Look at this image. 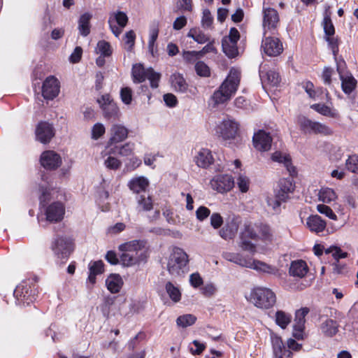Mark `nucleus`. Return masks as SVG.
Returning <instances> with one entry per match:
<instances>
[{
    "label": "nucleus",
    "instance_id": "f257e3e1",
    "mask_svg": "<svg viewBox=\"0 0 358 358\" xmlns=\"http://www.w3.org/2000/svg\"><path fill=\"white\" fill-rule=\"evenodd\" d=\"M240 80V71L238 69H231L226 79L213 94L212 99L215 104L224 103L231 99L238 90Z\"/></svg>",
    "mask_w": 358,
    "mask_h": 358
},
{
    "label": "nucleus",
    "instance_id": "f03ea898",
    "mask_svg": "<svg viewBox=\"0 0 358 358\" xmlns=\"http://www.w3.org/2000/svg\"><path fill=\"white\" fill-rule=\"evenodd\" d=\"M188 262L187 254L182 248L175 247L169 257L167 270L174 278L183 276L189 271Z\"/></svg>",
    "mask_w": 358,
    "mask_h": 358
},
{
    "label": "nucleus",
    "instance_id": "7ed1b4c3",
    "mask_svg": "<svg viewBox=\"0 0 358 358\" xmlns=\"http://www.w3.org/2000/svg\"><path fill=\"white\" fill-rule=\"evenodd\" d=\"M248 300L259 308L268 309L275 305L276 296L271 289L257 287L250 291Z\"/></svg>",
    "mask_w": 358,
    "mask_h": 358
},
{
    "label": "nucleus",
    "instance_id": "20e7f679",
    "mask_svg": "<svg viewBox=\"0 0 358 358\" xmlns=\"http://www.w3.org/2000/svg\"><path fill=\"white\" fill-rule=\"evenodd\" d=\"M36 278L22 281L14 290V296L20 305L28 306L36 299V288L34 283Z\"/></svg>",
    "mask_w": 358,
    "mask_h": 358
},
{
    "label": "nucleus",
    "instance_id": "39448f33",
    "mask_svg": "<svg viewBox=\"0 0 358 358\" xmlns=\"http://www.w3.org/2000/svg\"><path fill=\"white\" fill-rule=\"evenodd\" d=\"M51 248L57 261L63 264L66 263L73 251L72 240L67 236H57L52 241Z\"/></svg>",
    "mask_w": 358,
    "mask_h": 358
},
{
    "label": "nucleus",
    "instance_id": "423d86ee",
    "mask_svg": "<svg viewBox=\"0 0 358 358\" xmlns=\"http://www.w3.org/2000/svg\"><path fill=\"white\" fill-rule=\"evenodd\" d=\"M297 123L299 125L300 129L304 134L322 135H330L332 134L331 129L326 124L313 121L303 115L298 117Z\"/></svg>",
    "mask_w": 358,
    "mask_h": 358
},
{
    "label": "nucleus",
    "instance_id": "0eeeda50",
    "mask_svg": "<svg viewBox=\"0 0 358 358\" xmlns=\"http://www.w3.org/2000/svg\"><path fill=\"white\" fill-rule=\"evenodd\" d=\"M241 223V217L235 215H229L225 220L224 226L219 231V235L224 240L233 239L238 232Z\"/></svg>",
    "mask_w": 358,
    "mask_h": 358
},
{
    "label": "nucleus",
    "instance_id": "6e6552de",
    "mask_svg": "<svg viewBox=\"0 0 358 358\" xmlns=\"http://www.w3.org/2000/svg\"><path fill=\"white\" fill-rule=\"evenodd\" d=\"M238 124L231 119H224L217 127L216 132L224 141L233 140L236 136Z\"/></svg>",
    "mask_w": 358,
    "mask_h": 358
},
{
    "label": "nucleus",
    "instance_id": "1a4fd4ad",
    "mask_svg": "<svg viewBox=\"0 0 358 358\" xmlns=\"http://www.w3.org/2000/svg\"><path fill=\"white\" fill-rule=\"evenodd\" d=\"M103 116L108 120H116L118 117L119 108L108 94H103L97 99Z\"/></svg>",
    "mask_w": 358,
    "mask_h": 358
},
{
    "label": "nucleus",
    "instance_id": "9d476101",
    "mask_svg": "<svg viewBox=\"0 0 358 358\" xmlns=\"http://www.w3.org/2000/svg\"><path fill=\"white\" fill-rule=\"evenodd\" d=\"M127 15L122 11L111 15L108 19L110 29L116 37L122 33V28L127 25Z\"/></svg>",
    "mask_w": 358,
    "mask_h": 358
},
{
    "label": "nucleus",
    "instance_id": "9b49d317",
    "mask_svg": "<svg viewBox=\"0 0 358 358\" xmlns=\"http://www.w3.org/2000/svg\"><path fill=\"white\" fill-rule=\"evenodd\" d=\"M264 52L269 57H276L283 50L282 44L278 38L266 37L262 43Z\"/></svg>",
    "mask_w": 358,
    "mask_h": 358
},
{
    "label": "nucleus",
    "instance_id": "f8f14e48",
    "mask_svg": "<svg viewBox=\"0 0 358 358\" xmlns=\"http://www.w3.org/2000/svg\"><path fill=\"white\" fill-rule=\"evenodd\" d=\"M212 187L220 193L229 192L234 185V180L230 175H218L210 182Z\"/></svg>",
    "mask_w": 358,
    "mask_h": 358
},
{
    "label": "nucleus",
    "instance_id": "ddd939ff",
    "mask_svg": "<svg viewBox=\"0 0 358 358\" xmlns=\"http://www.w3.org/2000/svg\"><path fill=\"white\" fill-rule=\"evenodd\" d=\"M59 92V83L54 76L48 77L43 82L42 94L44 99L52 100Z\"/></svg>",
    "mask_w": 358,
    "mask_h": 358
},
{
    "label": "nucleus",
    "instance_id": "4468645a",
    "mask_svg": "<svg viewBox=\"0 0 358 358\" xmlns=\"http://www.w3.org/2000/svg\"><path fill=\"white\" fill-rule=\"evenodd\" d=\"M40 162L45 169L55 170L62 164V158L55 151L46 150L41 154Z\"/></svg>",
    "mask_w": 358,
    "mask_h": 358
},
{
    "label": "nucleus",
    "instance_id": "2eb2a0df",
    "mask_svg": "<svg viewBox=\"0 0 358 358\" xmlns=\"http://www.w3.org/2000/svg\"><path fill=\"white\" fill-rule=\"evenodd\" d=\"M295 185L292 178L280 179L276 189V196L279 200L287 201L290 198V194L294 192Z\"/></svg>",
    "mask_w": 358,
    "mask_h": 358
},
{
    "label": "nucleus",
    "instance_id": "dca6fc26",
    "mask_svg": "<svg viewBox=\"0 0 358 358\" xmlns=\"http://www.w3.org/2000/svg\"><path fill=\"white\" fill-rule=\"evenodd\" d=\"M65 208L61 202H53L46 207L45 215L46 220L50 222L61 221L64 215Z\"/></svg>",
    "mask_w": 358,
    "mask_h": 358
},
{
    "label": "nucleus",
    "instance_id": "f3484780",
    "mask_svg": "<svg viewBox=\"0 0 358 358\" xmlns=\"http://www.w3.org/2000/svg\"><path fill=\"white\" fill-rule=\"evenodd\" d=\"M55 136V130L52 124L47 122H41L36 128V139L42 143H48Z\"/></svg>",
    "mask_w": 358,
    "mask_h": 358
},
{
    "label": "nucleus",
    "instance_id": "a211bd4d",
    "mask_svg": "<svg viewBox=\"0 0 358 358\" xmlns=\"http://www.w3.org/2000/svg\"><path fill=\"white\" fill-rule=\"evenodd\" d=\"M128 129L120 124H114L111 126L109 134L110 138L107 145L111 146L114 144L124 141L128 136Z\"/></svg>",
    "mask_w": 358,
    "mask_h": 358
},
{
    "label": "nucleus",
    "instance_id": "6ab92c4d",
    "mask_svg": "<svg viewBox=\"0 0 358 358\" xmlns=\"http://www.w3.org/2000/svg\"><path fill=\"white\" fill-rule=\"evenodd\" d=\"M254 147L259 151L270 150L272 143V138L269 133L264 130H259L252 138Z\"/></svg>",
    "mask_w": 358,
    "mask_h": 358
},
{
    "label": "nucleus",
    "instance_id": "aec40b11",
    "mask_svg": "<svg viewBox=\"0 0 358 358\" xmlns=\"http://www.w3.org/2000/svg\"><path fill=\"white\" fill-rule=\"evenodd\" d=\"M119 250L133 254H148L147 242L145 240H133L121 244Z\"/></svg>",
    "mask_w": 358,
    "mask_h": 358
},
{
    "label": "nucleus",
    "instance_id": "412c9836",
    "mask_svg": "<svg viewBox=\"0 0 358 358\" xmlns=\"http://www.w3.org/2000/svg\"><path fill=\"white\" fill-rule=\"evenodd\" d=\"M259 77L262 84H267L271 87H276L280 83L281 79L279 73L275 70H265V67L260 66Z\"/></svg>",
    "mask_w": 358,
    "mask_h": 358
},
{
    "label": "nucleus",
    "instance_id": "4be33fe9",
    "mask_svg": "<svg viewBox=\"0 0 358 358\" xmlns=\"http://www.w3.org/2000/svg\"><path fill=\"white\" fill-rule=\"evenodd\" d=\"M122 252L120 261L124 266H131L142 262H145L148 257V254H133L127 251Z\"/></svg>",
    "mask_w": 358,
    "mask_h": 358
},
{
    "label": "nucleus",
    "instance_id": "5701e85b",
    "mask_svg": "<svg viewBox=\"0 0 358 358\" xmlns=\"http://www.w3.org/2000/svg\"><path fill=\"white\" fill-rule=\"evenodd\" d=\"M263 26L264 29L271 30L276 27L279 21L278 13L276 10L271 8H263Z\"/></svg>",
    "mask_w": 358,
    "mask_h": 358
},
{
    "label": "nucleus",
    "instance_id": "b1692460",
    "mask_svg": "<svg viewBox=\"0 0 358 358\" xmlns=\"http://www.w3.org/2000/svg\"><path fill=\"white\" fill-rule=\"evenodd\" d=\"M149 180L143 176L132 178L128 184L129 189L136 195L147 193L146 190L149 186Z\"/></svg>",
    "mask_w": 358,
    "mask_h": 358
},
{
    "label": "nucleus",
    "instance_id": "393cba45",
    "mask_svg": "<svg viewBox=\"0 0 358 358\" xmlns=\"http://www.w3.org/2000/svg\"><path fill=\"white\" fill-rule=\"evenodd\" d=\"M272 345L275 358H291L292 352L285 348L281 338L278 336L273 337Z\"/></svg>",
    "mask_w": 358,
    "mask_h": 358
},
{
    "label": "nucleus",
    "instance_id": "a878e982",
    "mask_svg": "<svg viewBox=\"0 0 358 358\" xmlns=\"http://www.w3.org/2000/svg\"><path fill=\"white\" fill-rule=\"evenodd\" d=\"M337 71L341 80L343 91L345 94H350L355 89L357 86V80L351 74L344 76L341 70V64H338Z\"/></svg>",
    "mask_w": 358,
    "mask_h": 358
},
{
    "label": "nucleus",
    "instance_id": "bb28decb",
    "mask_svg": "<svg viewBox=\"0 0 358 358\" xmlns=\"http://www.w3.org/2000/svg\"><path fill=\"white\" fill-rule=\"evenodd\" d=\"M308 271V267L303 260H296L292 262L289 273L290 275L296 278H303Z\"/></svg>",
    "mask_w": 358,
    "mask_h": 358
},
{
    "label": "nucleus",
    "instance_id": "cd10ccee",
    "mask_svg": "<svg viewBox=\"0 0 358 358\" xmlns=\"http://www.w3.org/2000/svg\"><path fill=\"white\" fill-rule=\"evenodd\" d=\"M194 160L198 166L206 169L213 162V157L210 150L202 148L195 156Z\"/></svg>",
    "mask_w": 358,
    "mask_h": 358
},
{
    "label": "nucleus",
    "instance_id": "c85d7f7f",
    "mask_svg": "<svg viewBox=\"0 0 358 358\" xmlns=\"http://www.w3.org/2000/svg\"><path fill=\"white\" fill-rule=\"evenodd\" d=\"M271 159L273 162L283 164L290 176H294L296 174V169L295 167L292 164L289 155L283 154L281 152L276 151L272 154Z\"/></svg>",
    "mask_w": 358,
    "mask_h": 358
},
{
    "label": "nucleus",
    "instance_id": "c756f323",
    "mask_svg": "<svg viewBox=\"0 0 358 358\" xmlns=\"http://www.w3.org/2000/svg\"><path fill=\"white\" fill-rule=\"evenodd\" d=\"M136 210L138 212L150 211L153 208V202L152 197L148 194L136 195Z\"/></svg>",
    "mask_w": 358,
    "mask_h": 358
},
{
    "label": "nucleus",
    "instance_id": "7c9ffc66",
    "mask_svg": "<svg viewBox=\"0 0 358 358\" xmlns=\"http://www.w3.org/2000/svg\"><path fill=\"white\" fill-rule=\"evenodd\" d=\"M306 224L311 231L320 233L326 228V222L317 215L310 216L306 221Z\"/></svg>",
    "mask_w": 358,
    "mask_h": 358
},
{
    "label": "nucleus",
    "instance_id": "2f4dec72",
    "mask_svg": "<svg viewBox=\"0 0 358 358\" xmlns=\"http://www.w3.org/2000/svg\"><path fill=\"white\" fill-rule=\"evenodd\" d=\"M123 285V281L119 274H110L106 280L107 289L113 294L118 293Z\"/></svg>",
    "mask_w": 358,
    "mask_h": 358
},
{
    "label": "nucleus",
    "instance_id": "473e14b6",
    "mask_svg": "<svg viewBox=\"0 0 358 358\" xmlns=\"http://www.w3.org/2000/svg\"><path fill=\"white\" fill-rule=\"evenodd\" d=\"M171 86L173 89L178 92L185 93L187 92L188 85L180 73H174L171 76Z\"/></svg>",
    "mask_w": 358,
    "mask_h": 358
},
{
    "label": "nucleus",
    "instance_id": "72a5a7b5",
    "mask_svg": "<svg viewBox=\"0 0 358 358\" xmlns=\"http://www.w3.org/2000/svg\"><path fill=\"white\" fill-rule=\"evenodd\" d=\"M250 266L249 268L256 270L257 271L266 273L269 274H276L278 269L271 265L259 260L250 259Z\"/></svg>",
    "mask_w": 358,
    "mask_h": 358
},
{
    "label": "nucleus",
    "instance_id": "f704fd0d",
    "mask_svg": "<svg viewBox=\"0 0 358 358\" xmlns=\"http://www.w3.org/2000/svg\"><path fill=\"white\" fill-rule=\"evenodd\" d=\"M92 17V14L85 13L79 18L78 30L83 36H87L90 32V20Z\"/></svg>",
    "mask_w": 358,
    "mask_h": 358
},
{
    "label": "nucleus",
    "instance_id": "c9c22d12",
    "mask_svg": "<svg viewBox=\"0 0 358 358\" xmlns=\"http://www.w3.org/2000/svg\"><path fill=\"white\" fill-rule=\"evenodd\" d=\"M338 325L332 319H327L321 324V331L327 336H333L338 331Z\"/></svg>",
    "mask_w": 358,
    "mask_h": 358
},
{
    "label": "nucleus",
    "instance_id": "e433bc0d",
    "mask_svg": "<svg viewBox=\"0 0 358 358\" xmlns=\"http://www.w3.org/2000/svg\"><path fill=\"white\" fill-rule=\"evenodd\" d=\"M224 258L231 262H234L243 267L248 268L250 266V259H246L243 256L238 253H227L224 255Z\"/></svg>",
    "mask_w": 358,
    "mask_h": 358
},
{
    "label": "nucleus",
    "instance_id": "4c0bfd02",
    "mask_svg": "<svg viewBox=\"0 0 358 358\" xmlns=\"http://www.w3.org/2000/svg\"><path fill=\"white\" fill-rule=\"evenodd\" d=\"M132 76L134 83H142L146 79L147 70L141 64H134L132 67Z\"/></svg>",
    "mask_w": 358,
    "mask_h": 358
},
{
    "label": "nucleus",
    "instance_id": "58836bf2",
    "mask_svg": "<svg viewBox=\"0 0 358 358\" xmlns=\"http://www.w3.org/2000/svg\"><path fill=\"white\" fill-rule=\"evenodd\" d=\"M319 199L324 203H331L336 199L337 195L334 190L329 187L322 188L318 193Z\"/></svg>",
    "mask_w": 358,
    "mask_h": 358
},
{
    "label": "nucleus",
    "instance_id": "ea45409f",
    "mask_svg": "<svg viewBox=\"0 0 358 358\" xmlns=\"http://www.w3.org/2000/svg\"><path fill=\"white\" fill-rule=\"evenodd\" d=\"M311 108L314 109L317 113L322 115L331 117H336L338 113L336 110L331 109L328 106L324 103H315L311 106Z\"/></svg>",
    "mask_w": 358,
    "mask_h": 358
},
{
    "label": "nucleus",
    "instance_id": "a19ab883",
    "mask_svg": "<svg viewBox=\"0 0 358 358\" xmlns=\"http://www.w3.org/2000/svg\"><path fill=\"white\" fill-rule=\"evenodd\" d=\"M222 46L224 52L231 58L235 57L238 53L237 43L222 40Z\"/></svg>",
    "mask_w": 358,
    "mask_h": 358
},
{
    "label": "nucleus",
    "instance_id": "79ce46f5",
    "mask_svg": "<svg viewBox=\"0 0 358 358\" xmlns=\"http://www.w3.org/2000/svg\"><path fill=\"white\" fill-rule=\"evenodd\" d=\"M256 227L259 230V238L264 241L271 242L273 240V235L270 227L267 224H260Z\"/></svg>",
    "mask_w": 358,
    "mask_h": 358
},
{
    "label": "nucleus",
    "instance_id": "37998d69",
    "mask_svg": "<svg viewBox=\"0 0 358 358\" xmlns=\"http://www.w3.org/2000/svg\"><path fill=\"white\" fill-rule=\"evenodd\" d=\"M135 145L134 143L127 142L120 147L115 146L111 149L112 153L117 152L120 155L127 157L129 156L133 153Z\"/></svg>",
    "mask_w": 358,
    "mask_h": 358
},
{
    "label": "nucleus",
    "instance_id": "c03bdc74",
    "mask_svg": "<svg viewBox=\"0 0 358 358\" xmlns=\"http://www.w3.org/2000/svg\"><path fill=\"white\" fill-rule=\"evenodd\" d=\"M292 321V315L282 310H278L275 313V322L282 329H285Z\"/></svg>",
    "mask_w": 358,
    "mask_h": 358
},
{
    "label": "nucleus",
    "instance_id": "a18cd8bd",
    "mask_svg": "<svg viewBox=\"0 0 358 358\" xmlns=\"http://www.w3.org/2000/svg\"><path fill=\"white\" fill-rule=\"evenodd\" d=\"M309 313L308 308H302L296 311L294 320V328H305L306 316Z\"/></svg>",
    "mask_w": 358,
    "mask_h": 358
},
{
    "label": "nucleus",
    "instance_id": "49530a36",
    "mask_svg": "<svg viewBox=\"0 0 358 358\" xmlns=\"http://www.w3.org/2000/svg\"><path fill=\"white\" fill-rule=\"evenodd\" d=\"M166 291L171 299L174 302H178L181 299V293L178 287L172 282H168L165 286Z\"/></svg>",
    "mask_w": 358,
    "mask_h": 358
},
{
    "label": "nucleus",
    "instance_id": "de8ad7c7",
    "mask_svg": "<svg viewBox=\"0 0 358 358\" xmlns=\"http://www.w3.org/2000/svg\"><path fill=\"white\" fill-rule=\"evenodd\" d=\"M322 27L324 29V36L335 34V28L331 21L330 15L326 11L322 21Z\"/></svg>",
    "mask_w": 358,
    "mask_h": 358
},
{
    "label": "nucleus",
    "instance_id": "09e8293b",
    "mask_svg": "<svg viewBox=\"0 0 358 358\" xmlns=\"http://www.w3.org/2000/svg\"><path fill=\"white\" fill-rule=\"evenodd\" d=\"M196 317L192 314L179 316L176 320L177 325L183 328L189 327L195 323Z\"/></svg>",
    "mask_w": 358,
    "mask_h": 358
},
{
    "label": "nucleus",
    "instance_id": "8fccbe9b",
    "mask_svg": "<svg viewBox=\"0 0 358 358\" xmlns=\"http://www.w3.org/2000/svg\"><path fill=\"white\" fill-rule=\"evenodd\" d=\"M240 238H248L252 240L259 239V235L256 232L255 227L250 224H245L244 229L241 233Z\"/></svg>",
    "mask_w": 358,
    "mask_h": 358
},
{
    "label": "nucleus",
    "instance_id": "3c124183",
    "mask_svg": "<svg viewBox=\"0 0 358 358\" xmlns=\"http://www.w3.org/2000/svg\"><path fill=\"white\" fill-rule=\"evenodd\" d=\"M188 36L192 38L195 41H196L198 43H205L209 40V38L208 36H206L203 32L201 31L196 29H192L189 31L188 33Z\"/></svg>",
    "mask_w": 358,
    "mask_h": 358
},
{
    "label": "nucleus",
    "instance_id": "603ef678",
    "mask_svg": "<svg viewBox=\"0 0 358 358\" xmlns=\"http://www.w3.org/2000/svg\"><path fill=\"white\" fill-rule=\"evenodd\" d=\"M106 133V128L102 123L97 122L93 125L91 131V138L93 140H98Z\"/></svg>",
    "mask_w": 358,
    "mask_h": 358
},
{
    "label": "nucleus",
    "instance_id": "864d4df0",
    "mask_svg": "<svg viewBox=\"0 0 358 358\" xmlns=\"http://www.w3.org/2000/svg\"><path fill=\"white\" fill-rule=\"evenodd\" d=\"M345 167L349 171L358 173V155H350L345 161Z\"/></svg>",
    "mask_w": 358,
    "mask_h": 358
},
{
    "label": "nucleus",
    "instance_id": "5fc2aeb1",
    "mask_svg": "<svg viewBox=\"0 0 358 358\" xmlns=\"http://www.w3.org/2000/svg\"><path fill=\"white\" fill-rule=\"evenodd\" d=\"M96 52L103 57L110 56L112 53L110 43L106 41H99L96 45Z\"/></svg>",
    "mask_w": 358,
    "mask_h": 358
},
{
    "label": "nucleus",
    "instance_id": "6e6d98bb",
    "mask_svg": "<svg viewBox=\"0 0 358 358\" xmlns=\"http://www.w3.org/2000/svg\"><path fill=\"white\" fill-rule=\"evenodd\" d=\"M324 38H325L326 41L328 43V46L331 50L332 53H333L334 57L336 58L338 53V51H339L338 38L337 37H335L334 35H331L329 36H324Z\"/></svg>",
    "mask_w": 358,
    "mask_h": 358
},
{
    "label": "nucleus",
    "instance_id": "4d7b16f0",
    "mask_svg": "<svg viewBox=\"0 0 358 358\" xmlns=\"http://www.w3.org/2000/svg\"><path fill=\"white\" fill-rule=\"evenodd\" d=\"M160 78L161 74L155 72L152 69H149L147 70L146 78L150 80L151 87H158Z\"/></svg>",
    "mask_w": 358,
    "mask_h": 358
},
{
    "label": "nucleus",
    "instance_id": "13d9d810",
    "mask_svg": "<svg viewBox=\"0 0 358 358\" xmlns=\"http://www.w3.org/2000/svg\"><path fill=\"white\" fill-rule=\"evenodd\" d=\"M237 185L241 192H246L249 189L250 179L243 174H239L236 179Z\"/></svg>",
    "mask_w": 358,
    "mask_h": 358
},
{
    "label": "nucleus",
    "instance_id": "bf43d9fd",
    "mask_svg": "<svg viewBox=\"0 0 358 358\" xmlns=\"http://www.w3.org/2000/svg\"><path fill=\"white\" fill-rule=\"evenodd\" d=\"M194 68L196 73L199 76L208 77L210 74L209 67L203 62H197Z\"/></svg>",
    "mask_w": 358,
    "mask_h": 358
},
{
    "label": "nucleus",
    "instance_id": "052dcab7",
    "mask_svg": "<svg viewBox=\"0 0 358 358\" xmlns=\"http://www.w3.org/2000/svg\"><path fill=\"white\" fill-rule=\"evenodd\" d=\"M327 254H332V256L336 260L345 258L347 257V252H343L339 248L336 246H331L325 250Z\"/></svg>",
    "mask_w": 358,
    "mask_h": 358
},
{
    "label": "nucleus",
    "instance_id": "680f3d73",
    "mask_svg": "<svg viewBox=\"0 0 358 358\" xmlns=\"http://www.w3.org/2000/svg\"><path fill=\"white\" fill-rule=\"evenodd\" d=\"M317 209L319 213H320L321 214H324L329 218L333 220H337L336 215L334 213V211L329 206H326L324 204H319L317 206Z\"/></svg>",
    "mask_w": 358,
    "mask_h": 358
},
{
    "label": "nucleus",
    "instance_id": "e2e57ef3",
    "mask_svg": "<svg viewBox=\"0 0 358 358\" xmlns=\"http://www.w3.org/2000/svg\"><path fill=\"white\" fill-rule=\"evenodd\" d=\"M89 270L96 275L101 274L104 271V264L101 260L91 262L89 264Z\"/></svg>",
    "mask_w": 358,
    "mask_h": 358
},
{
    "label": "nucleus",
    "instance_id": "0e129e2a",
    "mask_svg": "<svg viewBox=\"0 0 358 358\" xmlns=\"http://www.w3.org/2000/svg\"><path fill=\"white\" fill-rule=\"evenodd\" d=\"M104 164L108 169L117 170L121 166L122 162L118 159L110 156L105 160Z\"/></svg>",
    "mask_w": 358,
    "mask_h": 358
},
{
    "label": "nucleus",
    "instance_id": "69168bd1",
    "mask_svg": "<svg viewBox=\"0 0 358 358\" xmlns=\"http://www.w3.org/2000/svg\"><path fill=\"white\" fill-rule=\"evenodd\" d=\"M213 17L208 9H205L203 11V16L201 19V24L203 28H210L213 24Z\"/></svg>",
    "mask_w": 358,
    "mask_h": 358
},
{
    "label": "nucleus",
    "instance_id": "338daca9",
    "mask_svg": "<svg viewBox=\"0 0 358 358\" xmlns=\"http://www.w3.org/2000/svg\"><path fill=\"white\" fill-rule=\"evenodd\" d=\"M217 292L215 285L212 283H206L201 288V294L206 297H210L213 296Z\"/></svg>",
    "mask_w": 358,
    "mask_h": 358
},
{
    "label": "nucleus",
    "instance_id": "774afa93",
    "mask_svg": "<svg viewBox=\"0 0 358 358\" xmlns=\"http://www.w3.org/2000/svg\"><path fill=\"white\" fill-rule=\"evenodd\" d=\"M120 97L122 102L127 105L131 103L132 100V91L131 88L126 87L120 90Z\"/></svg>",
    "mask_w": 358,
    "mask_h": 358
}]
</instances>
